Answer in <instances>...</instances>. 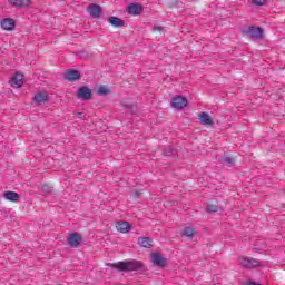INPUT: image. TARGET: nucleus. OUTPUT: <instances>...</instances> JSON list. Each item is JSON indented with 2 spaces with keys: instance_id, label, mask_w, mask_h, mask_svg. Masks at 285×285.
<instances>
[{
  "instance_id": "nucleus-1",
  "label": "nucleus",
  "mask_w": 285,
  "mask_h": 285,
  "mask_svg": "<svg viewBox=\"0 0 285 285\" xmlns=\"http://www.w3.org/2000/svg\"><path fill=\"white\" fill-rule=\"evenodd\" d=\"M109 268H115L120 273H139L140 275L148 271L146 264L141 261L131 259V261H120L117 263H109L107 264Z\"/></svg>"
},
{
  "instance_id": "nucleus-2",
  "label": "nucleus",
  "mask_w": 285,
  "mask_h": 285,
  "mask_svg": "<svg viewBox=\"0 0 285 285\" xmlns=\"http://www.w3.org/2000/svg\"><path fill=\"white\" fill-rule=\"evenodd\" d=\"M242 33L252 39H264V29L262 27L249 26Z\"/></svg>"
},
{
  "instance_id": "nucleus-3",
  "label": "nucleus",
  "mask_w": 285,
  "mask_h": 285,
  "mask_svg": "<svg viewBox=\"0 0 285 285\" xmlns=\"http://www.w3.org/2000/svg\"><path fill=\"white\" fill-rule=\"evenodd\" d=\"M81 242H83V237H81L77 232L69 234L67 237V244L70 248H79V246H81Z\"/></svg>"
},
{
  "instance_id": "nucleus-4",
  "label": "nucleus",
  "mask_w": 285,
  "mask_h": 285,
  "mask_svg": "<svg viewBox=\"0 0 285 285\" xmlns=\"http://www.w3.org/2000/svg\"><path fill=\"white\" fill-rule=\"evenodd\" d=\"M77 99H82V101H90V99H92V89L88 86L79 87L77 90Z\"/></svg>"
},
{
  "instance_id": "nucleus-5",
  "label": "nucleus",
  "mask_w": 285,
  "mask_h": 285,
  "mask_svg": "<svg viewBox=\"0 0 285 285\" xmlns=\"http://www.w3.org/2000/svg\"><path fill=\"white\" fill-rule=\"evenodd\" d=\"M188 106V99L184 96H175L171 99V107L176 108V110H184Z\"/></svg>"
},
{
  "instance_id": "nucleus-6",
  "label": "nucleus",
  "mask_w": 285,
  "mask_h": 285,
  "mask_svg": "<svg viewBox=\"0 0 285 285\" xmlns=\"http://www.w3.org/2000/svg\"><path fill=\"white\" fill-rule=\"evenodd\" d=\"M239 264H242L245 268H257L262 266V262L257 258H250V257H239Z\"/></svg>"
},
{
  "instance_id": "nucleus-7",
  "label": "nucleus",
  "mask_w": 285,
  "mask_h": 285,
  "mask_svg": "<svg viewBox=\"0 0 285 285\" xmlns=\"http://www.w3.org/2000/svg\"><path fill=\"white\" fill-rule=\"evenodd\" d=\"M88 13L91 19H101V14L104 13V8L99 4L91 3L87 8Z\"/></svg>"
},
{
  "instance_id": "nucleus-8",
  "label": "nucleus",
  "mask_w": 285,
  "mask_h": 285,
  "mask_svg": "<svg viewBox=\"0 0 285 285\" xmlns=\"http://www.w3.org/2000/svg\"><path fill=\"white\" fill-rule=\"evenodd\" d=\"M150 262L154 264V266H158V268H166V265L168 264L166 258H164V256H161L159 253L151 254Z\"/></svg>"
},
{
  "instance_id": "nucleus-9",
  "label": "nucleus",
  "mask_w": 285,
  "mask_h": 285,
  "mask_svg": "<svg viewBox=\"0 0 285 285\" xmlns=\"http://www.w3.org/2000/svg\"><path fill=\"white\" fill-rule=\"evenodd\" d=\"M81 79V72L77 69H67L65 71V80L70 81L73 83V81H79Z\"/></svg>"
},
{
  "instance_id": "nucleus-10",
  "label": "nucleus",
  "mask_w": 285,
  "mask_h": 285,
  "mask_svg": "<svg viewBox=\"0 0 285 285\" xmlns=\"http://www.w3.org/2000/svg\"><path fill=\"white\" fill-rule=\"evenodd\" d=\"M144 12V6L138 2H132L127 7V13L137 17Z\"/></svg>"
},
{
  "instance_id": "nucleus-11",
  "label": "nucleus",
  "mask_w": 285,
  "mask_h": 285,
  "mask_svg": "<svg viewBox=\"0 0 285 285\" xmlns=\"http://www.w3.org/2000/svg\"><path fill=\"white\" fill-rule=\"evenodd\" d=\"M0 26H1L2 30H7V32H12V30H14L17 23L14 22V19L6 18V19L1 20Z\"/></svg>"
},
{
  "instance_id": "nucleus-12",
  "label": "nucleus",
  "mask_w": 285,
  "mask_h": 285,
  "mask_svg": "<svg viewBox=\"0 0 285 285\" xmlns=\"http://www.w3.org/2000/svg\"><path fill=\"white\" fill-rule=\"evenodd\" d=\"M116 228L118 230V233H130V230H132V225L126 220H120L117 223Z\"/></svg>"
},
{
  "instance_id": "nucleus-13",
  "label": "nucleus",
  "mask_w": 285,
  "mask_h": 285,
  "mask_svg": "<svg viewBox=\"0 0 285 285\" xmlns=\"http://www.w3.org/2000/svg\"><path fill=\"white\" fill-rule=\"evenodd\" d=\"M12 88H21L23 86V75L21 72H16L10 80Z\"/></svg>"
},
{
  "instance_id": "nucleus-14",
  "label": "nucleus",
  "mask_w": 285,
  "mask_h": 285,
  "mask_svg": "<svg viewBox=\"0 0 285 285\" xmlns=\"http://www.w3.org/2000/svg\"><path fill=\"white\" fill-rule=\"evenodd\" d=\"M108 23H110V26H112L114 28H124V26H126V21L121 20L119 17H115V16H110L107 19Z\"/></svg>"
},
{
  "instance_id": "nucleus-15",
  "label": "nucleus",
  "mask_w": 285,
  "mask_h": 285,
  "mask_svg": "<svg viewBox=\"0 0 285 285\" xmlns=\"http://www.w3.org/2000/svg\"><path fill=\"white\" fill-rule=\"evenodd\" d=\"M198 119L202 126H215V121L213 120L210 115H208V112H202Z\"/></svg>"
},
{
  "instance_id": "nucleus-16",
  "label": "nucleus",
  "mask_w": 285,
  "mask_h": 285,
  "mask_svg": "<svg viewBox=\"0 0 285 285\" xmlns=\"http://www.w3.org/2000/svg\"><path fill=\"white\" fill-rule=\"evenodd\" d=\"M33 101L38 104V106H41L42 104H46L48 101V94L45 91H39L33 96Z\"/></svg>"
},
{
  "instance_id": "nucleus-17",
  "label": "nucleus",
  "mask_w": 285,
  "mask_h": 285,
  "mask_svg": "<svg viewBox=\"0 0 285 285\" xmlns=\"http://www.w3.org/2000/svg\"><path fill=\"white\" fill-rule=\"evenodd\" d=\"M138 244H140V246L142 248H153V238H150V237H139L138 238Z\"/></svg>"
},
{
  "instance_id": "nucleus-18",
  "label": "nucleus",
  "mask_w": 285,
  "mask_h": 285,
  "mask_svg": "<svg viewBox=\"0 0 285 285\" xmlns=\"http://www.w3.org/2000/svg\"><path fill=\"white\" fill-rule=\"evenodd\" d=\"M222 166H227L228 168H233L235 166V158H232L229 156H225L220 158Z\"/></svg>"
},
{
  "instance_id": "nucleus-19",
  "label": "nucleus",
  "mask_w": 285,
  "mask_h": 285,
  "mask_svg": "<svg viewBox=\"0 0 285 285\" xmlns=\"http://www.w3.org/2000/svg\"><path fill=\"white\" fill-rule=\"evenodd\" d=\"M9 3L14 8H23L26 6H30V0H9Z\"/></svg>"
},
{
  "instance_id": "nucleus-20",
  "label": "nucleus",
  "mask_w": 285,
  "mask_h": 285,
  "mask_svg": "<svg viewBox=\"0 0 285 285\" xmlns=\"http://www.w3.org/2000/svg\"><path fill=\"white\" fill-rule=\"evenodd\" d=\"M3 196L8 202H19V194L17 191H6Z\"/></svg>"
},
{
  "instance_id": "nucleus-21",
  "label": "nucleus",
  "mask_w": 285,
  "mask_h": 285,
  "mask_svg": "<svg viewBox=\"0 0 285 285\" xmlns=\"http://www.w3.org/2000/svg\"><path fill=\"white\" fill-rule=\"evenodd\" d=\"M163 155H165V157H177V149L171 147L164 148Z\"/></svg>"
},
{
  "instance_id": "nucleus-22",
  "label": "nucleus",
  "mask_w": 285,
  "mask_h": 285,
  "mask_svg": "<svg viewBox=\"0 0 285 285\" xmlns=\"http://www.w3.org/2000/svg\"><path fill=\"white\" fill-rule=\"evenodd\" d=\"M181 235L184 237H194L195 236V228L187 226L181 230Z\"/></svg>"
},
{
  "instance_id": "nucleus-23",
  "label": "nucleus",
  "mask_w": 285,
  "mask_h": 285,
  "mask_svg": "<svg viewBox=\"0 0 285 285\" xmlns=\"http://www.w3.org/2000/svg\"><path fill=\"white\" fill-rule=\"evenodd\" d=\"M219 210L220 212L224 210L222 207H219V205L209 204L206 207V213H219Z\"/></svg>"
},
{
  "instance_id": "nucleus-24",
  "label": "nucleus",
  "mask_w": 285,
  "mask_h": 285,
  "mask_svg": "<svg viewBox=\"0 0 285 285\" xmlns=\"http://www.w3.org/2000/svg\"><path fill=\"white\" fill-rule=\"evenodd\" d=\"M122 108H126V110H130L131 115H135L137 112V105L135 104H126L121 102Z\"/></svg>"
},
{
  "instance_id": "nucleus-25",
  "label": "nucleus",
  "mask_w": 285,
  "mask_h": 285,
  "mask_svg": "<svg viewBox=\"0 0 285 285\" xmlns=\"http://www.w3.org/2000/svg\"><path fill=\"white\" fill-rule=\"evenodd\" d=\"M97 94L100 95V97H106V95H110V89L105 86H100L97 89Z\"/></svg>"
},
{
  "instance_id": "nucleus-26",
  "label": "nucleus",
  "mask_w": 285,
  "mask_h": 285,
  "mask_svg": "<svg viewBox=\"0 0 285 285\" xmlns=\"http://www.w3.org/2000/svg\"><path fill=\"white\" fill-rule=\"evenodd\" d=\"M52 190H53V187L48 184H43L41 186V193L50 194V193H52Z\"/></svg>"
},
{
  "instance_id": "nucleus-27",
  "label": "nucleus",
  "mask_w": 285,
  "mask_h": 285,
  "mask_svg": "<svg viewBox=\"0 0 285 285\" xmlns=\"http://www.w3.org/2000/svg\"><path fill=\"white\" fill-rule=\"evenodd\" d=\"M266 1H268V0H252V3L254 6L261 7V6H264V3H266Z\"/></svg>"
},
{
  "instance_id": "nucleus-28",
  "label": "nucleus",
  "mask_w": 285,
  "mask_h": 285,
  "mask_svg": "<svg viewBox=\"0 0 285 285\" xmlns=\"http://www.w3.org/2000/svg\"><path fill=\"white\" fill-rule=\"evenodd\" d=\"M245 285H262V284L255 283V281H247L245 282Z\"/></svg>"
},
{
  "instance_id": "nucleus-29",
  "label": "nucleus",
  "mask_w": 285,
  "mask_h": 285,
  "mask_svg": "<svg viewBox=\"0 0 285 285\" xmlns=\"http://www.w3.org/2000/svg\"><path fill=\"white\" fill-rule=\"evenodd\" d=\"M140 196H141V191L136 190V191L134 193V197H140Z\"/></svg>"
},
{
  "instance_id": "nucleus-30",
  "label": "nucleus",
  "mask_w": 285,
  "mask_h": 285,
  "mask_svg": "<svg viewBox=\"0 0 285 285\" xmlns=\"http://www.w3.org/2000/svg\"><path fill=\"white\" fill-rule=\"evenodd\" d=\"M79 119H83V112H78Z\"/></svg>"
},
{
  "instance_id": "nucleus-31",
  "label": "nucleus",
  "mask_w": 285,
  "mask_h": 285,
  "mask_svg": "<svg viewBox=\"0 0 285 285\" xmlns=\"http://www.w3.org/2000/svg\"><path fill=\"white\" fill-rule=\"evenodd\" d=\"M157 30H161V27H157Z\"/></svg>"
}]
</instances>
